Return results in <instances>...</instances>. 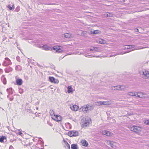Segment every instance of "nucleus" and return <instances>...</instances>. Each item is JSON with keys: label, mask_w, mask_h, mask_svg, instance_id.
<instances>
[{"label": "nucleus", "mask_w": 149, "mask_h": 149, "mask_svg": "<svg viewBox=\"0 0 149 149\" xmlns=\"http://www.w3.org/2000/svg\"><path fill=\"white\" fill-rule=\"evenodd\" d=\"M6 37H4L3 39H2V41H4L5 40H6Z\"/></svg>", "instance_id": "obj_49"}, {"label": "nucleus", "mask_w": 149, "mask_h": 149, "mask_svg": "<svg viewBox=\"0 0 149 149\" xmlns=\"http://www.w3.org/2000/svg\"><path fill=\"white\" fill-rule=\"evenodd\" d=\"M8 42L10 41V40H8Z\"/></svg>", "instance_id": "obj_59"}, {"label": "nucleus", "mask_w": 149, "mask_h": 149, "mask_svg": "<svg viewBox=\"0 0 149 149\" xmlns=\"http://www.w3.org/2000/svg\"><path fill=\"white\" fill-rule=\"evenodd\" d=\"M42 47L43 49L45 50H49L52 49L50 47L48 46L47 45H44Z\"/></svg>", "instance_id": "obj_13"}, {"label": "nucleus", "mask_w": 149, "mask_h": 149, "mask_svg": "<svg viewBox=\"0 0 149 149\" xmlns=\"http://www.w3.org/2000/svg\"><path fill=\"white\" fill-rule=\"evenodd\" d=\"M5 60L4 61L2 64V65L3 66H7L9 65L12 64L10 60L8 58H6Z\"/></svg>", "instance_id": "obj_4"}, {"label": "nucleus", "mask_w": 149, "mask_h": 149, "mask_svg": "<svg viewBox=\"0 0 149 149\" xmlns=\"http://www.w3.org/2000/svg\"><path fill=\"white\" fill-rule=\"evenodd\" d=\"M87 106L86 105H84L82 107V110L84 113H86L88 111L87 108Z\"/></svg>", "instance_id": "obj_15"}, {"label": "nucleus", "mask_w": 149, "mask_h": 149, "mask_svg": "<svg viewBox=\"0 0 149 149\" xmlns=\"http://www.w3.org/2000/svg\"><path fill=\"white\" fill-rule=\"evenodd\" d=\"M1 79L4 84H6V78L4 77H2Z\"/></svg>", "instance_id": "obj_31"}, {"label": "nucleus", "mask_w": 149, "mask_h": 149, "mask_svg": "<svg viewBox=\"0 0 149 149\" xmlns=\"http://www.w3.org/2000/svg\"><path fill=\"white\" fill-rule=\"evenodd\" d=\"M85 56L86 57H100V56H94L92 54L91 55H86Z\"/></svg>", "instance_id": "obj_27"}, {"label": "nucleus", "mask_w": 149, "mask_h": 149, "mask_svg": "<svg viewBox=\"0 0 149 149\" xmlns=\"http://www.w3.org/2000/svg\"><path fill=\"white\" fill-rule=\"evenodd\" d=\"M40 149H43V148H41Z\"/></svg>", "instance_id": "obj_58"}, {"label": "nucleus", "mask_w": 149, "mask_h": 149, "mask_svg": "<svg viewBox=\"0 0 149 149\" xmlns=\"http://www.w3.org/2000/svg\"><path fill=\"white\" fill-rule=\"evenodd\" d=\"M143 75L145 76V78H148L149 79V72L148 71L145 70L143 72Z\"/></svg>", "instance_id": "obj_9"}, {"label": "nucleus", "mask_w": 149, "mask_h": 149, "mask_svg": "<svg viewBox=\"0 0 149 149\" xmlns=\"http://www.w3.org/2000/svg\"><path fill=\"white\" fill-rule=\"evenodd\" d=\"M112 142H111L110 141H107V144L109 145H111V143Z\"/></svg>", "instance_id": "obj_43"}, {"label": "nucleus", "mask_w": 149, "mask_h": 149, "mask_svg": "<svg viewBox=\"0 0 149 149\" xmlns=\"http://www.w3.org/2000/svg\"><path fill=\"white\" fill-rule=\"evenodd\" d=\"M128 95L131 96H136V95L135 93L133 92H129L128 93Z\"/></svg>", "instance_id": "obj_29"}, {"label": "nucleus", "mask_w": 149, "mask_h": 149, "mask_svg": "<svg viewBox=\"0 0 149 149\" xmlns=\"http://www.w3.org/2000/svg\"><path fill=\"white\" fill-rule=\"evenodd\" d=\"M16 59H17V60L18 61H20V57H19V56H17L16 57Z\"/></svg>", "instance_id": "obj_39"}, {"label": "nucleus", "mask_w": 149, "mask_h": 149, "mask_svg": "<svg viewBox=\"0 0 149 149\" xmlns=\"http://www.w3.org/2000/svg\"><path fill=\"white\" fill-rule=\"evenodd\" d=\"M137 47L139 48H137L136 47H135L134 45H126L124 46V49H132L130 51H127L126 52H124V53H128L130 52L131 51L139 49H142L143 48H144V47Z\"/></svg>", "instance_id": "obj_2"}, {"label": "nucleus", "mask_w": 149, "mask_h": 149, "mask_svg": "<svg viewBox=\"0 0 149 149\" xmlns=\"http://www.w3.org/2000/svg\"><path fill=\"white\" fill-rule=\"evenodd\" d=\"M116 86H112V87H111V89L112 90H116Z\"/></svg>", "instance_id": "obj_32"}, {"label": "nucleus", "mask_w": 149, "mask_h": 149, "mask_svg": "<svg viewBox=\"0 0 149 149\" xmlns=\"http://www.w3.org/2000/svg\"><path fill=\"white\" fill-rule=\"evenodd\" d=\"M91 121V119L88 117L83 118L81 120V124L82 127H86L89 125Z\"/></svg>", "instance_id": "obj_1"}, {"label": "nucleus", "mask_w": 149, "mask_h": 149, "mask_svg": "<svg viewBox=\"0 0 149 149\" xmlns=\"http://www.w3.org/2000/svg\"><path fill=\"white\" fill-rule=\"evenodd\" d=\"M20 10L19 6H17L15 9V11L16 12H18Z\"/></svg>", "instance_id": "obj_36"}, {"label": "nucleus", "mask_w": 149, "mask_h": 149, "mask_svg": "<svg viewBox=\"0 0 149 149\" xmlns=\"http://www.w3.org/2000/svg\"><path fill=\"white\" fill-rule=\"evenodd\" d=\"M0 93H1V94H2V93H1V92H0Z\"/></svg>", "instance_id": "obj_57"}, {"label": "nucleus", "mask_w": 149, "mask_h": 149, "mask_svg": "<svg viewBox=\"0 0 149 149\" xmlns=\"http://www.w3.org/2000/svg\"><path fill=\"white\" fill-rule=\"evenodd\" d=\"M7 8H9L10 10H13V7H11L10 5H8L7 6Z\"/></svg>", "instance_id": "obj_35"}, {"label": "nucleus", "mask_w": 149, "mask_h": 149, "mask_svg": "<svg viewBox=\"0 0 149 149\" xmlns=\"http://www.w3.org/2000/svg\"><path fill=\"white\" fill-rule=\"evenodd\" d=\"M70 107L72 110L76 111L77 110L78 107L76 105L72 104L70 106Z\"/></svg>", "instance_id": "obj_8"}, {"label": "nucleus", "mask_w": 149, "mask_h": 149, "mask_svg": "<svg viewBox=\"0 0 149 149\" xmlns=\"http://www.w3.org/2000/svg\"><path fill=\"white\" fill-rule=\"evenodd\" d=\"M6 91L9 95L12 94L13 91L12 88H7L6 90Z\"/></svg>", "instance_id": "obj_18"}, {"label": "nucleus", "mask_w": 149, "mask_h": 149, "mask_svg": "<svg viewBox=\"0 0 149 149\" xmlns=\"http://www.w3.org/2000/svg\"><path fill=\"white\" fill-rule=\"evenodd\" d=\"M99 42L101 44H105L106 43V41L105 40L101 39L100 40Z\"/></svg>", "instance_id": "obj_26"}, {"label": "nucleus", "mask_w": 149, "mask_h": 149, "mask_svg": "<svg viewBox=\"0 0 149 149\" xmlns=\"http://www.w3.org/2000/svg\"><path fill=\"white\" fill-rule=\"evenodd\" d=\"M136 96L137 97H140V95H137Z\"/></svg>", "instance_id": "obj_53"}, {"label": "nucleus", "mask_w": 149, "mask_h": 149, "mask_svg": "<svg viewBox=\"0 0 149 149\" xmlns=\"http://www.w3.org/2000/svg\"><path fill=\"white\" fill-rule=\"evenodd\" d=\"M13 69L10 67L8 66L5 69V71L6 72L9 73L12 71Z\"/></svg>", "instance_id": "obj_12"}, {"label": "nucleus", "mask_w": 149, "mask_h": 149, "mask_svg": "<svg viewBox=\"0 0 149 149\" xmlns=\"http://www.w3.org/2000/svg\"><path fill=\"white\" fill-rule=\"evenodd\" d=\"M101 133L103 135H106L107 136H112L113 133L108 131L104 130H102Z\"/></svg>", "instance_id": "obj_5"}, {"label": "nucleus", "mask_w": 149, "mask_h": 149, "mask_svg": "<svg viewBox=\"0 0 149 149\" xmlns=\"http://www.w3.org/2000/svg\"><path fill=\"white\" fill-rule=\"evenodd\" d=\"M79 52L78 51H76L74 53V54H81V53H80V54H79Z\"/></svg>", "instance_id": "obj_46"}, {"label": "nucleus", "mask_w": 149, "mask_h": 149, "mask_svg": "<svg viewBox=\"0 0 149 149\" xmlns=\"http://www.w3.org/2000/svg\"><path fill=\"white\" fill-rule=\"evenodd\" d=\"M65 145L64 147L67 149H70V145L66 141L65 142Z\"/></svg>", "instance_id": "obj_20"}, {"label": "nucleus", "mask_w": 149, "mask_h": 149, "mask_svg": "<svg viewBox=\"0 0 149 149\" xmlns=\"http://www.w3.org/2000/svg\"><path fill=\"white\" fill-rule=\"evenodd\" d=\"M18 134H19V135H20V136H22V133L21 132H19Z\"/></svg>", "instance_id": "obj_48"}, {"label": "nucleus", "mask_w": 149, "mask_h": 149, "mask_svg": "<svg viewBox=\"0 0 149 149\" xmlns=\"http://www.w3.org/2000/svg\"><path fill=\"white\" fill-rule=\"evenodd\" d=\"M81 142L82 144V145L84 146H87L88 145V143L87 141L85 140H82Z\"/></svg>", "instance_id": "obj_16"}, {"label": "nucleus", "mask_w": 149, "mask_h": 149, "mask_svg": "<svg viewBox=\"0 0 149 149\" xmlns=\"http://www.w3.org/2000/svg\"><path fill=\"white\" fill-rule=\"evenodd\" d=\"M72 149H78V147L77 145L74 144H73L71 145Z\"/></svg>", "instance_id": "obj_19"}, {"label": "nucleus", "mask_w": 149, "mask_h": 149, "mask_svg": "<svg viewBox=\"0 0 149 149\" xmlns=\"http://www.w3.org/2000/svg\"><path fill=\"white\" fill-rule=\"evenodd\" d=\"M13 96H12V97L10 98V101H12L13 100Z\"/></svg>", "instance_id": "obj_47"}, {"label": "nucleus", "mask_w": 149, "mask_h": 149, "mask_svg": "<svg viewBox=\"0 0 149 149\" xmlns=\"http://www.w3.org/2000/svg\"><path fill=\"white\" fill-rule=\"evenodd\" d=\"M13 37V35L12 37H9V38H10V39H11V38H12Z\"/></svg>", "instance_id": "obj_52"}, {"label": "nucleus", "mask_w": 149, "mask_h": 149, "mask_svg": "<svg viewBox=\"0 0 149 149\" xmlns=\"http://www.w3.org/2000/svg\"><path fill=\"white\" fill-rule=\"evenodd\" d=\"M11 7H13V10H14L15 9V7L14 4L12 5V6Z\"/></svg>", "instance_id": "obj_50"}, {"label": "nucleus", "mask_w": 149, "mask_h": 149, "mask_svg": "<svg viewBox=\"0 0 149 149\" xmlns=\"http://www.w3.org/2000/svg\"><path fill=\"white\" fill-rule=\"evenodd\" d=\"M61 117L60 116L56 115L55 118L54 120L57 122H58L61 120Z\"/></svg>", "instance_id": "obj_17"}, {"label": "nucleus", "mask_w": 149, "mask_h": 149, "mask_svg": "<svg viewBox=\"0 0 149 149\" xmlns=\"http://www.w3.org/2000/svg\"><path fill=\"white\" fill-rule=\"evenodd\" d=\"M68 135L70 137L74 136V134L72 133V131L68 132Z\"/></svg>", "instance_id": "obj_28"}, {"label": "nucleus", "mask_w": 149, "mask_h": 149, "mask_svg": "<svg viewBox=\"0 0 149 149\" xmlns=\"http://www.w3.org/2000/svg\"><path fill=\"white\" fill-rule=\"evenodd\" d=\"M98 104L100 105H105L107 104V102H98Z\"/></svg>", "instance_id": "obj_23"}, {"label": "nucleus", "mask_w": 149, "mask_h": 149, "mask_svg": "<svg viewBox=\"0 0 149 149\" xmlns=\"http://www.w3.org/2000/svg\"><path fill=\"white\" fill-rule=\"evenodd\" d=\"M9 95L8 94V95H7V97H8V98L9 97Z\"/></svg>", "instance_id": "obj_55"}, {"label": "nucleus", "mask_w": 149, "mask_h": 149, "mask_svg": "<svg viewBox=\"0 0 149 149\" xmlns=\"http://www.w3.org/2000/svg\"><path fill=\"white\" fill-rule=\"evenodd\" d=\"M49 112H50V114L52 115V114L53 113H54V111H53V110H50Z\"/></svg>", "instance_id": "obj_42"}, {"label": "nucleus", "mask_w": 149, "mask_h": 149, "mask_svg": "<svg viewBox=\"0 0 149 149\" xmlns=\"http://www.w3.org/2000/svg\"><path fill=\"white\" fill-rule=\"evenodd\" d=\"M68 125H70V123H68Z\"/></svg>", "instance_id": "obj_60"}, {"label": "nucleus", "mask_w": 149, "mask_h": 149, "mask_svg": "<svg viewBox=\"0 0 149 149\" xmlns=\"http://www.w3.org/2000/svg\"><path fill=\"white\" fill-rule=\"evenodd\" d=\"M19 91L20 93H22L23 92V90L22 88H19Z\"/></svg>", "instance_id": "obj_38"}, {"label": "nucleus", "mask_w": 149, "mask_h": 149, "mask_svg": "<svg viewBox=\"0 0 149 149\" xmlns=\"http://www.w3.org/2000/svg\"><path fill=\"white\" fill-rule=\"evenodd\" d=\"M15 70L17 71H20L22 70V67L20 65H16L15 67Z\"/></svg>", "instance_id": "obj_21"}, {"label": "nucleus", "mask_w": 149, "mask_h": 149, "mask_svg": "<svg viewBox=\"0 0 149 149\" xmlns=\"http://www.w3.org/2000/svg\"><path fill=\"white\" fill-rule=\"evenodd\" d=\"M95 49L94 50L95 52H98L99 51V49L98 48L96 47H95Z\"/></svg>", "instance_id": "obj_37"}, {"label": "nucleus", "mask_w": 149, "mask_h": 149, "mask_svg": "<svg viewBox=\"0 0 149 149\" xmlns=\"http://www.w3.org/2000/svg\"><path fill=\"white\" fill-rule=\"evenodd\" d=\"M3 71V70L1 69H0V71Z\"/></svg>", "instance_id": "obj_54"}, {"label": "nucleus", "mask_w": 149, "mask_h": 149, "mask_svg": "<svg viewBox=\"0 0 149 149\" xmlns=\"http://www.w3.org/2000/svg\"><path fill=\"white\" fill-rule=\"evenodd\" d=\"M130 129L131 131L138 133L141 131V128L137 126L133 125L130 127Z\"/></svg>", "instance_id": "obj_3"}, {"label": "nucleus", "mask_w": 149, "mask_h": 149, "mask_svg": "<svg viewBox=\"0 0 149 149\" xmlns=\"http://www.w3.org/2000/svg\"><path fill=\"white\" fill-rule=\"evenodd\" d=\"M57 49L58 48H57L56 46H54L52 48V49L53 50H56H56H57Z\"/></svg>", "instance_id": "obj_41"}, {"label": "nucleus", "mask_w": 149, "mask_h": 149, "mask_svg": "<svg viewBox=\"0 0 149 149\" xmlns=\"http://www.w3.org/2000/svg\"><path fill=\"white\" fill-rule=\"evenodd\" d=\"M15 43L17 45V42H15Z\"/></svg>", "instance_id": "obj_56"}, {"label": "nucleus", "mask_w": 149, "mask_h": 149, "mask_svg": "<svg viewBox=\"0 0 149 149\" xmlns=\"http://www.w3.org/2000/svg\"><path fill=\"white\" fill-rule=\"evenodd\" d=\"M109 15H108V14H107V17H110V16H111L109 15H110V13H109Z\"/></svg>", "instance_id": "obj_51"}, {"label": "nucleus", "mask_w": 149, "mask_h": 149, "mask_svg": "<svg viewBox=\"0 0 149 149\" xmlns=\"http://www.w3.org/2000/svg\"><path fill=\"white\" fill-rule=\"evenodd\" d=\"M95 49V47H93L91 49H90V51H94V49Z\"/></svg>", "instance_id": "obj_44"}, {"label": "nucleus", "mask_w": 149, "mask_h": 149, "mask_svg": "<svg viewBox=\"0 0 149 149\" xmlns=\"http://www.w3.org/2000/svg\"><path fill=\"white\" fill-rule=\"evenodd\" d=\"M144 123L146 125H149V120H145Z\"/></svg>", "instance_id": "obj_33"}, {"label": "nucleus", "mask_w": 149, "mask_h": 149, "mask_svg": "<svg viewBox=\"0 0 149 149\" xmlns=\"http://www.w3.org/2000/svg\"><path fill=\"white\" fill-rule=\"evenodd\" d=\"M72 133L74 134V136H76L79 135V133L77 131H72Z\"/></svg>", "instance_id": "obj_24"}, {"label": "nucleus", "mask_w": 149, "mask_h": 149, "mask_svg": "<svg viewBox=\"0 0 149 149\" xmlns=\"http://www.w3.org/2000/svg\"><path fill=\"white\" fill-rule=\"evenodd\" d=\"M92 33L93 34H97L99 33V31L98 30H93L92 31Z\"/></svg>", "instance_id": "obj_30"}, {"label": "nucleus", "mask_w": 149, "mask_h": 149, "mask_svg": "<svg viewBox=\"0 0 149 149\" xmlns=\"http://www.w3.org/2000/svg\"><path fill=\"white\" fill-rule=\"evenodd\" d=\"M115 143L113 142H112L111 143V145H110L111 146L112 148L113 147V146H114V144H115Z\"/></svg>", "instance_id": "obj_40"}, {"label": "nucleus", "mask_w": 149, "mask_h": 149, "mask_svg": "<svg viewBox=\"0 0 149 149\" xmlns=\"http://www.w3.org/2000/svg\"><path fill=\"white\" fill-rule=\"evenodd\" d=\"M68 92V93H70L72 92V88L71 86H68L67 88Z\"/></svg>", "instance_id": "obj_22"}, {"label": "nucleus", "mask_w": 149, "mask_h": 149, "mask_svg": "<svg viewBox=\"0 0 149 149\" xmlns=\"http://www.w3.org/2000/svg\"><path fill=\"white\" fill-rule=\"evenodd\" d=\"M116 87V90L118 91H123L125 89V87L124 86H117Z\"/></svg>", "instance_id": "obj_7"}, {"label": "nucleus", "mask_w": 149, "mask_h": 149, "mask_svg": "<svg viewBox=\"0 0 149 149\" xmlns=\"http://www.w3.org/2000/svg\"><path fill=\"white\" fill-rule=\"evenodd\" d=\"M4 140H6V136H0V141L1 142H4Z\"/></svg>", "instance_id": "obj_14"}, {"label": "nucleus", "mask_w": 149, "mask_h": 149, "mask_svg": "<svg viewBox=\"0 0 149 149\" xmlns=\"http://www.w3.org/2000/svg\"><path fill=\"white\" fill-rule=\"evenodd\" d=\"M49 81L52 83H54L55 84H57L59 82V81L58 80L55 79L53 77H49Z\"/></svg>", "instance_id": "obj_6"}, {"label": "nucleus", "mask_w": 149, "mask_h": 149, "mask_svg": "<svg viewBox=\"0 0 149 149\" xmlns=\"http://www.w3.org/2000/svg\"><path fill=\"white\" fill-rule=\"evenodd\" d=\"M17 84L18 85H21L23 82L22 80L20 79H18L16 80Z\"/></svg>", "instance_id": "obj_10"}, {"label": "nucleus", "mask_w": 149, "mask_h": 149, "mask_svg": "<svg viewBox=\"0 0 149 149\" xmlns=\"http://www.w3.org/2000/svg\"><path fill=\"white\" fill-rule=\"evenodd\" d=\"M62 51V50L60 48H58L57 50H56V52L58 53L61 52Z\"/></svg>", "instance_id": "obj_34"}, {"label": "nucleus", "mask_w": 149, "mask_h": 149, "mask_svg": "<svg viewBox=\"0 0 149 149\" xmlns=\"http://www.w3.org/2000/svg\"><path fill=\"white\" fill-rule=\"evenodd\" d=\"M64 37L65 38H69L71 36L70 34L68 33H66L64 34Z\"/></svg>", "instance_id": "obj_25"}, {"label": "nucleus", "mask_w": 149, "mask_h": 149, "mask_svg": "<svg viewBox=\"0 0 149 149\" xmlns=\"http://www.w3.org/2000/svg\"><path fill=\"white\" fill-rule=\"evenodd\" d=\"M86 105L87 106V110H88V111L92 110L94 108V106L93 105H91L90 104H88Z\"/></svg>", "instance_id": "obj_11"}, {"label": "nucleus", "mask_w": 149, "mask_h": 149, "mask_svg": "<svg viewBox=\"0 0 149 149\" xmlns=\"http://www.w3.org/2000/svg\"><path fill=\"white\" fill-rule=\"evenodd\" d=\"M36 109H38V108L37 107Z\"/></svg>", "instance_id": "obj_61"}, {"label": "nucleus", "mask_w": 149, "mask_h": 149, "mask_svg": "<svg viewBox=\"0 0 149 149\" xmlns=\"http://www.w3.org/2000/svg\"><path fill=\"white\" fill-rule=\"evenodd\" d=\"M9 149H14L12 146H10L9 148Z\"/></svg>", "instance_id": "obj_45"}]
</instances>
